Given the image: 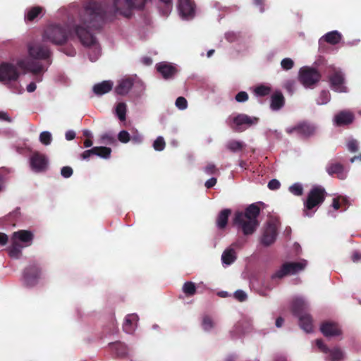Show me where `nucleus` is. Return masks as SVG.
Returning <instances> with one entry per match:
<instances>
[{
	"instance_id": "31",
	"label": "nucleus",
	"mask_w": 361,
	"mask_h": 361,
	"mask_svg": "<svg viewBox=\"0 0 361 361\" xmlns=\"http://www.w3.org/2000/svg\"><path fill=\"white\" fill-rule=\"evenodd\" d=\"M236 258L235 252L233 248L226 249L221 255L222 262L226 265H230L233 263Z\"/></svg>"
},
{
	"instance_id": "9",
	"label": "nucleus",
	"mask_w": 361,
	"mask_h": 361,
	"mask_svg": "<svg viewBox=\"0 0 361 361\" xmlns=\"http://www.w3.org/2000/svg\"><path fill=\"white\" fill-rule=\"evenodd\" d=\"M42 274V270L39 267L35 264H31L27 266L23 273L24 281L27 286H35Z\"/></svg>"
},
{
	"instance_id": "22",
	"label": "nucleus",
	"mask_w": 361,
	"mask_h": 361,
	"mask_svg": "<svg viewBox=\"0 0 361 361\" xmlns=\"http://www.w3.org/2000/svg\"><path fill=\"white\" fill-rule=\"evenodd\" d=\"M178 10L180 15L184 17H193L195 14V5L192 0H178Z\"/></svg>"
},
{
	"instance_id": "59",
	"label": "nucleus",
	"mask_w": 361,
	"mask_h": 361,
	"mask_svg": "<svg viewBox=\"0 0 361 361\" xmlns=\"http://www.w3.org/2000/svg\"><path fill=\"white\" fill-rule=\"evenodd\" d=\"M36 84L34 82H32L27 86V91L28 92H32L36 90Z\"/></svg>"
},
{
	"instance_id": "56",
	"label": "nucleus",
	"mask_w": 361,
	"mask_h": 361,
	"mask_svg": "<svg viewBox=\"0 0 361 361\" xmlns=\"http://www.w3.org/2000/svg\"><path fill=\"white\" fill-rule=\"evenodd\" d=\"M8 240V238L6 234L0 233V245H5Z\"/></svg>"
},
{
	"instance_id": "61",
	"label": "nucleus",
	"mask_w": 361,
	"mask_h": 361,
	"mask_svg": "<svg viewBox=\"0 0 361 361\" xmlns=\"http://www.w3.org/2000/svg\"><path fill=\"white\" fill-rule=\"evenodd\" d=\"M254 3H255V5L260 6V11L261 12L264 11V8L262 7V6L264 4V0H254Z\"/></svg>"
},
{
	"instance_id": "29",
	"label": "nucleus",
	"mask_w": 361,
	"mask_h": 361,
	"mask_svg": "<svg viewBox=\"0 0 361 361\" xmlns=\"http://www.w3.org/2000/svg\"><path fill=\"white\" fill-rule=\"evenodd\" d=\"M231 214V210L224 209L221 210L216 217V226L219 229H224L228 224V217Z\"/></svg>"
},
{
	"instance_id": "48",
	"label": "nucleus",
	"mask_w": 361,
	"mask_h": 361,
	"mask_svg": "<svg viewBox=\"0 0 361 361\" xmlns=\"http://www.w3.org/2000/svg\"><path fill=\"white\" fill-rule=\"evenodd\" d=\"M248 94L245 91H241L235 95V100L238 102H245L248 100Z\"/></svg>"
},
{
	"instance_id": "16",
	"label": "nucleus",
	"mask_w": 361,
	"mask_h": 361,
	"mask_svg": "<svg viewBox=\"0 0 361 361\" xmlns=\"http://www.w3.org/2000/svg\"><path fill=\"white\" fill-rule=\"evenodd\" d=\"M277 234L276 226L274 223H269L264 231L261 243L265 246L271 245L275 242Z\"/></svg>"
},
{
	"instance_id": "27",
	"label": "nucleus",
	"mask_w": 361,
	"mask_h": 361,
	"mask_svg": "<svg viewBox=\"0 0 361 361\" xmlns=\"http://www.w3.org/2000/svg\"><path fill=\"white\" fill-rule=\"evenodd\" d=\"M341 39V35L338 31H331L327 32L319 39V48L322 47L324 42L335 45L339 43Z\"/></svg>"
},
{
	"instance_id": "32",
	"label": "nucleus",
	"mask_w": 361,
	"mask_h": 361,
	"mask_svg": "<svg viewBox=\"0 0 361 361\" xmlns=\"http://www.w3.org/2000/svg\"><path fill=\"white\" fill-rule=\"evenodd\" d=\"M245 147V145L243 142L234 140L229 141L226 145L227 149L232 152L242 151Z\"/></svg>"
},
{
	"instance_id": "17",
	"label": "nucleus",
	"mask_w": 361,
	"mask_h": 361,
	"mask_svg": "<svg viewBox=\"0 0 361 361\" xmlns=\"http://www.w3.org/2000/svg\"><path fill=\"white\" fill-rule=\"evenodd\" d=\"M156 68L165 80L173 78L178 73L176 67L168 62H161L157 63Z\"/></svg>"
},
{
	"instance_id": "42",
	"label": "nucleus",
	"mask_w": 361,
	"mask_h": 361,
	"mask_svg": "<svg viewBox=\"0 0 361 361\" xmlns=\"http://www.w3.org/2000/svg\"><path fill=\"white\" fill-rule=\"evenodd\" d=\"M289 190L296 196H301L303 194V188L300 183H294L290 186Z\"/></svg>"
},
{
	"instance_id": "39",
	"label": "nucleus",
	"mask_w": 361,
	"mask_h": 361,
	"mask_svg": "<svg viewBox=\"0 0 361 361\" xmlns=\"http://www.w3.org/2000/svg\"><path fill=\"white\" fill-rule=\"evenodd\" d=\"M202 326L204 331H210L214 327V322L211 317L205 315L202 318Z\"/></svg>"
},
{
	"instance_id": "36",
	"label": "nucleus",
	"mask_w": 361,
	"mask_h": 361,
	"mask_svg": "<svg viewBox=\"0 0 361 361\" xmlns=\"http://www.w3.org/2000/svg\"><path fill=\"white\" fill-rule=\"evenodd\" d=\"M183 291L187 296H192L196 293V286L193 282L187 281L183 286Z\"/></svg>"
},
{
	"instance_id": "51",
	"label": "nucleus",
	"mask_w": 361,
	"mask_h": 361,
	"mask_svg": "<svg viewBox=\"0 0 361 361\" xmlns=\"http://www.w3.org/2000/svg\"><path fill=\"white\" fill-rule=\"evenodd\" d=\"M204 171L207 174H214L217 171L216 166L213 164H209L204 169Z\"/></svg>"
},
{
	"instance_id": "44",
	"label": "nucleus",
	"mask_w": 361,
	"mask_h": 361,
	"mask_svg": "<svg viewBox=\"0 0 361 361\" xmlns=\"http://www.w3.org/2000/svg\"><path fill=\"white\" fill-rule=\"evenodd\" d=\"M281 65L283 70L288 71L293 67L294 62L291 59L286 58L281 61Z\"/></svg>"
},
{
	"instance_id": "5",
	"label": "nucleus",
	"mask_w": 361,
	"mask_h": 361,
	"mask_svg": "<svg viewBox=\"0 0 361 361\" xmlns=\"http://www.w3.org/2000/svg\"><path fill=\"white\" fill-rule=\"evenodd\" d=\"M20 73L17 67L11 63L3 62L0 64V82L4 85L18 80Z\"/></svg>"
},
{
	"instance_id": "50",
	"label": "nucleus",
	"mask_w": 361,
	"mask_h": 361,
	"mask_svg": "<svg viewBox=\"0 0 361 361\" xmlns=\"http://www.w3.org/2000/svg\"><path fill=\"white\" fill-rule=\"evenodd\" d=\"M348 149L352 152H355L358 150V145L356 140H351L348 143Z\"/></svg>"
},
{
	"instance_id": "4",
	"label": "nucleus",
	"mask_w": 361,
	"mask_h": 361,
	"mask_svg": "<svg viewBox=\"0 0 361 361\" xmlns=\"http://www.w3.org/2000/svg\"><path fill=\"white\" fill-rule=\"evenodd\" d=\"M320 73L312 67H302L299 71V80L306 87L315 85L321 79Z\"/></svg>"
},
{
	"instance_id": "34",
	"label": "nucleus",
	"mask_w": 361,
	"mask_h": 361,
	"mask_svg": "<svg viewBox=\"0 0 361 361\" xmlns=\"http://www.w3.org/2000/svg\"><path fill=\"white\" fill-rule=\"evenodd\" d=\"M112 349L115 350L118 356L123 357L127 354L126 346L121 343L116 342L110 344Z\"/></svg>"
},
{
	"instance_id": "53",
	"label": "nucleus",
	"mask_w": 361,
	"mask_h": 361,
	"mask_svg": "<svg viewBox=\"0 0 361 361\" xmlns=\"http://www.w3.org/2000/svg\"><path fill=\"white\" fill-rule=\"evenodd\" d=\"M217 180L216 178H211L205 182V187L208 189L212 188L216 184Z\"/></svg>"
},
{
	"instance_id": "52",
	"label": "nucleus",
	"mask_w": 361,
	"mask_h": 361,
	"mask_svg": "<svg viewBox=\"0 0 361 361\" xmlns=\"http://www.w3.org/2000/svg\"><path fill=\"white\" fill-rule=\"evenodd\" d=\"M94 152H95V149H94V147L90 149L84 151L81 155L82 158L84 159H86L89 158L90 157H91L92 155H94Z\"/></svg>"
},
{
	"instance_id": "40",
	"label": "nucleus",
	"mask_w": 361,
	"mask_h": 361,
	"mask_svg": "<svg viewBox=\"0 0 361 361\" xmlns=\"http://www.w3.org/2000/svg\"><path fill=\"white\" fill-rule=\"evenodd\" d=\"M52 140L51 134L48 131H43L39 135V141L44 145H49Z\"/></svg>"
},
{
	"instance_id": "55",
	"label": "nucleus",
	"mask_w": 361,
	"mask_h": 361,
	"mask_svg": "<svg viewBox=\"0 0 361 361\" xmlns=\"http://www.w3.org/2000/svg\"><path fill=\"white\" fill-rule=\"evenodd\" d=\"M332 207L334 209L338 210L341 207L340 197H336L333 199Z\"/></svg>"
},
{
	"instance_id": "3",
	"label": "nucleus",
	"mask_w": 361,
	"mask_h": 361,
	"mask_svg": "<svg viewBox=\"0 0 361 361\" xmlns=\"http://www.w3.org/2000/svg\"><path fill=\"white\" fill-rule=\"evenodd\" d=\"M44 41H49L53 44H61L67 39L66 29L59 24H50L47 25L43 32Z\"/></svg>"
},
{
	"instance_id": "58",
	"label": "nucleus",
	"mask_w": 361,
	"mask_h": 361,
	"mask_svg": "<svg viewBox=\"0 0 361 361\" xmlns=\"http://www.w3.org/2000/svg\"><path fill=\"white\" fill-rule=\"evenodd\" d=\"M351 259L353 262H357L359 260L361 259V254L357 252H355L353 254Z\"/></svg>"
},
{
	"instance_id": "21",
	"label": "nucleus",
	"mask_w": 361,
	"mask_h": 361,
	"mask_svg": "<svg viewBox=\"0 0 361 361\" xmlns=\"http://www.w3.org/2000/svg\"><path fill=\"white\" fill-rule=\"evenodd\" d=\"M44 9L40 6H35L28 8L25 13L24 20L25 23H31L35 21L37 18L44 16Z\"/></svg>"
},
{
	"instance_id": "45",
	"label": "nucleus",
	"mask_w": 361,
	"mask_h": 361,
	"mask_svg": "<svg viewBox=\"0 0 361 361\" xmlns=\"http://www.w3.org/2000/svg\"><path fill=\"white\" fill-rule=\"evenodd\" d=\"M118 139L121 142L127 143L130 140V134L126 130H121L118 135Z\"/></svg>"
},
{
	"instance_id": "20",
	"label": "nucleus",
	"mask_w": 361,
	"mask_h": 361,
	"mask_svg": "<svg viewBox=\"0 0 361 361\" xmlns=\"http://www.w3.org/2000/svg\"><path fill=\"white\" fill-rule=\"evenodd\" d=\"M355 119V116L350 111L343 110L337 113L334 121L337 126H344L351 124Z\"/></svg>"
},
{
	"instance_id": "41",
	"label": "nucleus",
	"mask_w": 361,
	"mask_h": 361,
	"mask_svg": "<svg viewBox=\"0 0 361 361\" xmlns=\"http://www.w3.org/2000/svg\"><path fill=\"white\" fill-rule=\"evenodd\" d=\"M331 99L330 93L328 90H322L320 92L319 97L317 99L318 104H326Z\"/></svg>"
},
{
	"instance_id": "12",
	"label": "nucleus",
	"mask_w": 361,
	"mask_h": 361,
	"mask_svg": "<svg viewBox=\"0 0 361 361\" xmlns=\"http://www.w3.org/2000/svg\"><path fill=\"white\" fill-rule=\"evenodd\" d=\"M30 166L35 172H43L47 169L48 159L44 154L35 152L30 157Z\"/></svg>"
},
{
	"instance_id": "15",
	"label": "nucleus",
	"mask_w": 361,
	"mask_h": 361,
	"mask_svg": "<svg viewBox=\"0 0 361 361\" xmlns=\"http://www.w3.org/2000/svg\"><path fill=\"white\" fill-rule=\"evenodd\" d=\"M34 233L28 230H19L13 233L12 240L18 243L23 244V247H28L32 245L34 240Z\"/></svg>"
},
{
	"instance_id": "10",
	"label": "nucleus",
	"mask_w": 361,
	"mask_h": 361,
	"mask_svg": "<svg viewBox=\"0 0 361 361\" xmlns=\"http://www.w3.org/2000/svg\"><path fill=\"white\" fill-rule=\"evenodd\" d=\"M16 64L20 69L30 71L37 76L46 71L40 62L30 59L18 60Z\"/></svg>"
},
{
	"instance_id": "33",
	"label": "nucleus",
	"mask_w": 361,
	"mask_h": 361,
	"mask_svg": "<svg viewBox=\"0 0 361 361\" xmlns=\"http://www.w3.org/2000/svg\"><path fill=\"white\" fill-rule=\"evenodd\" d=\"M23 246L13 241L12 245L8 248V254L11 257L18 259L21 255V250Z\"/></svg>"
},
{
	"instance_id": "28",
	"label": "nucleus",
	"mask_w": 361,
	"mask_h": 361,
	"mask_svg": "<svg viewBox=\"0 0 361 361\" xmlns=\"http://www.w3.org/2000/svg\"><path fill=\"white\" fill-rule=\"evenodd\" d=\"M138 321V316L135 314H129L125 318V322L123 325L124 331L128 334H132L136 326Z\"/></svg>"
},
{
	"instance_id": "26",
	"label": "nucleus",
	"mask_w": 361,
	"mask_h": 361,
	"mask_svg": "<svg viewBox=\"0 0 361 361\" xmlns=\"http://www.w3.org/2000/svg\"><path fill=\"white\" fill-rule=\"evenodd\" d=\"M114 82L111 80H104L95 84L92 91L96 95H102L110 92L113 88Z\"/></svg>"
},
{
	"instance_id": "1",
	"label": "nucleus",
	"mask_w": 361,
	"mask_h": 361,
	"mask_svg": "<svg viewBox=\"0 0 361 361\" xmlns=\"http://www.w3.org/2000/svg\"><path fill=\"white\" fill-rule=\"evenodd\" d=\"M259 213L260 208L255 203L251 204L244 212L238 211L235 213L233 223L238 226L245 235L252 234L259 226L257 217Z\"/></svg>"
},
{
	"instance_id": "18",
	"label": "nucleus",
	"mask_w": 361,
	"mask_h": 361,
	"mask_svg": "<svg viewBox=\"0 0 361 361\" xmlns=\"http://www.w3.org/2000/svg\"><path fill=\"white\" fill-rule=\"evenodd\" d=\"M320 331L326 337L337 336L342 334V331L338 324L329 321L321 324Z\"/></svg>"
},
{
	"instance_id": "35",
	"label": "nucleus",
	"mask_w": 361,
	"mask_h": 361,
	"mask_svg": "<svg viewBox=\"0 0 361 361\" xmlns=\"http://www.w3.org/2000/svg\"><path fill=\"white\" fill-rule=\"evenodd\" d=\"M94 155L99 156L104 159H107L110 157L111 149L107 147H94Z\"/></svg>"
},
{
	"instance_id": "23",
	"label": "nucleus",
	"mask_w": 361,
	"mask_h": 361,
	"mask_svg": "<svg viewBox=\"0 0 361 361\" xmlns=\"http://www.w3.org/2000/svg\"><path fill=\"white\" fill-rule=\"evenodd\" d=\"M291 310L293 314L298 317L307 313L308 305L303 299L296 298L292 302Z\"/></svg>"
},
{
	"instance_id": "8",
	"label": "nucleus",
	"mask_w": 361,
	"mask_h": 361,
	"mask_svg": "<svg viewBox=\"0 0 361 361\" xmlns=\"http://www.w3.org/2000/svg\"><path fill=\"white\" fill-rule=\"evenodd\" d=\"M259 121L257 117H250L247 114H239L233 118V124L231 128L236 132H243L247 128L256 124Z\"/></svg>"
},
{
	"instance_id": "30",
	"label": "nucleus",
	"mask_w": 361,
	"mask_h": 361,
	"mask_svg": "<svg viewBox=\"0 0 361 361\" xmlns=\"http://www.w3.org/2000/svg\"><path fill=\"white\" fill-rule=\"evenodd\" d=\"M299 324L300 327L307 333L312 331V318L308 313L304 314L298 317Z\"/></svg>"
},
{
	"instance_id": "6",
	"label": "nucleus",
	"mask_w": 361,
	"mask_h": 361,
	"mask_svg": "<svg viewBox=\"0 0 361 361\" xmlns=\"http://www.w3.org/2000/svg\"><path fill=\"white\" fill-rule=\"evenodd\" d=\"M288 134L296 133L302 138H309L315 135L317 132V126L306 121H300L291 128L286 130Z\"/></svg>"
},
{
	"instance_id": "37",
	"label": "nucleus",
	"mask_w": 361,
	"mask_h": 361,
	"mask_svg": "<svg viewBox=\"0 0 361 361\" xmlns=\"http://www.w3.org/2000/svg\"><path fill=\"white\" fill-rule=\"evenodd\" d=\"M116 113L119 120L124 121L126 118V104L123 102H120L116 105Z\"/></svg>"
},
{
	"instance_id": "7",
	"label": "nucleus",
	"mask_w": 361,
	"mask_h": 361,
	"mask_svg": "<svg viewBox=\"0 0 361 361\" xmlns=\"http://www.w3.org/2000/svg\"><path fill=\"white\" fill-rule=\"evenodd\" d=\"M306 264L305 261L298 262H286L271 276V278L273 279H282L288 274H295L298 271L303 270Z\"/></svg>"
},
{
	"instance_id": "38",
	"label": "nucleus",
	"mask_w": 361,
	"mask_h": 361,
	"mask_svg": "<svg viewBox=\"0 0 361 361\" xmlns=\"http://www.w3.org/2000/svg\"><path fill=\"white\" fill-rule=\"evenodd\" d=\"M271 91L270 87L264 85H259L255 89V94L259 97L267 96L271 93Z\"/></svg>"
},
{
	"instance_id": "54",
	"label": "nucleus",
	"mask_w": 361,
	"mask_h": 361,
	"mask_svg": "<svg viewBox=\"0 0 361 361\" xmlns=\"http://www.w3.org/2000/svg\"><path fill=\"white\" fill-rule=\"evenodd\" d=\"M0 120L5 121L6 122L11 123L12 121L11 118L8 115L7 113L4 111H0Z\"/></svg>"
},
{
	"instance_id": "24",
	"label": "nucleus",
	"mask_w": 361,
	"mask_h": 361,
	"mask_svg": "<svg viewBox=\"0 0 361 361\" xmlns=\"http://www.w3.org/2000/svg\"><path fill=\"white\" fill-rule=\"evenodd\" d=\"M133 85V80L127 78L121 80L115 88V92L119 95H125L131 90Z\"/></svg>"
},
{
	"instance_id": "13",
	"label": "nucleus",
	"mask_w": 361,
	"mask_h": 361,
	"mask_svg": "<svg viewBox=\"0 0 361 361\" xmlns=\"http://www.w3.org/2000/svg\"><path fill=\"white\" fill-rule=\"evenodd\" d=\"M326 171L329 176H336L340 180L345 179L348 175V171L343 164L336 161L329 162L326 167Z\"/></svg>"
},
{
	"instance_id": "60",
	"label": "nucleus",
	"mask_w": 361,
	"mask_h": 361,
	"mask_svg": "<svg viewBox=\"0 0 361 361\" xmlns=\"http://www.w3.org/2000/svg\"><path fill=\"white\" fill-rule=\"evenodd\" d=\"M20 207H17L15 210H13L12 212L9 213V215L11 216V217H14V218H16L18 217L19 215H20Z\"/></svg>"
},
{
	"instance_id": "46",
	"label": "nucleus",
	"mask_w": 361,
	"mask_h": 361,
	"mask_svg": "<svg viewBox=\"0 0 361 361\" xmlns=\"http://www.w3.org/2000/svg\"><path fill=\"white\" fill-rule=\"evenodd\" d=\"M176 106L181 110L185 109L188 106V102L183 97H178L176 101Z\"/></svg>"
},
{
	"instance_id": "47",
	"label": "nucleus",
	"mask_w": 361,
	"mask_h": 361,
	"mask_svg": "<svg viewBox=\"0 0 361 361\" xmlns=\"http://www.w3.org/2000/svg\"><path fill=\"white\" fill-rule=\"evenodd\" d=\"M234 298L239 302H244L247 300V294L242 290H238L234 293Z\"/></svg>"
},
{
	"instance_id": "64",
	"label": "nucleus",
	"mask_w": 361,
	"mask_h": 361,
	"mask_svg": "<svg viewBox=\"0 0 361 361\" xmlns=\"http://www.w3.org/2000/svg\"><path fill=\"white\" fill-rule=\"evenodd\" d=\"M142 62L145 64V65H150L152 64V60L150 57H145L142 59Z\"/></svg>"
},
{
	"instance_id": "25",
	"label": "nucleus",
	"mask_w": 361,
	"mask_h": 361,
	"mask_svg": "<svg viewBox=\"0 0 361 361\" xmlns=\"http://www.w3.org/2000/svg\"><path fill=\"white\" fill-rule=\"evenodd\" d=\"M285 104V98L280 91H276L271 96L270 108L273 111L280 110Z\"/></svg>"
},
{
	"instance_id": "19",
	"label": "nucleus",
	"mask_w": 361,
	"mask_h": 361,
	"mask_svg": "<svg viewBox=\"0 0 361 361\" xmlns=\"http://www.w3.org/2000/svg\"><path fill=\"white\" fill-rule=\"evenodd\" d=\"M329 82L331 87L336 91L345 92L346 87L343 86L344 83V75L341 71H336L331 75H330Z\"/></svg>"
},
{
	"instance_id": "11",
	"label": "nucleus",
	"mask_w": 361,
	"mask_h": 361,
	"mask_svg": "<svg viewBox=\"0 0 361 361\" xmlns=\"http://www.w3.org/2000/svg\"><path fill=\"white\" fill-rule=\"evenodd\" d=\"M316 345L319 350L324 353H329V358L331 361H340L343 360L344 355L342 350L339 348L329 349L322 339L316 340Z\"/></svg>"
},
{
	"instance_id": "62",
	"label": "nucleus",
	"mask_w": 361,
	"mask_h": 361,
	"mask_svg": "<svg viewBox=\"0 0 361 361\" xmlns=\"http://www.w3.org/2000/svg\"><path fill=\"white\" fill-rule=\"evenodd\" d=\"M283 319L281 317H278L276 320V326L279 328L281 327L283 324Z\"/></svg>"
},
{
	"instance_id": "63",
	"label": "nucleus",
	"mask_w": 361,
	"mask_h": 361,
	"mask_svg": "<svg viewBox=\"0 0 361 361\" xmlns=\"http://www.w3.org/2000/svg\"><path fill=\"white\" fill-rule=\"evenodd\" d=\"M61 173L64 178H68V166H63L61 169Z\"/></svg>"
},
{
	"instance_id": "43",
	"label": "nucleus",
	"mask_w": 361,
	"mask_h": 361,
	"mask_svg": "<svg viewBox=\"0 0 361 361\" xmlns=\"http://www.w3.org/2000/svg\"><path fill=\"white\" fill-rule=\"evenodd\" d=\"M166 146L164 139L159 136L158 137L153 143V147L157 151H162Z\"/></svg>"
},
{
	"instance_id": "49",
	"label": "nucleus",
	"mask_w": 361,
	"mask_h": 361,
	"mask_svg": "<svg viewBox=\"0 0 361 361\" xmlns=\"http://www.w3.org/2000/svg\"><path fill=\"white\" fill-rule=\"evenodd\" d=\"M281 183L276 179H272L268 183V188L270 190H277L280 188Z\"/></svg>"
},
{
	"instance_id": "57",
	"label": "nucleus",
	"mask_w": 361,
	"mask_h": 361,
	"mask_svg": "<svg viewBox=\"0 0 361 361\" xmlns=\"http://www.w3.org/2000/svg\"><path fill=\"white\" fill-rule=\"evenodd\" d=\"M340 202H341V207L344 206L345 208V209L349 206V202L348 199L345 197L340 196Z\"/></svg>"
},
{
	"instance_id": "2",
	"label": "nucleus",
	"mask_w": 361,
	"mask_h": 361,
	"mask_svg": "<svg viewBox=\"0 0 361 361\" xmlns=\"http://www.w3.org/2000/svg\"><path fill=\"white\" fill-rule=\"evenodd\" d=\"M326 196V192L324 187L321 185L313 186L304 202V215L311 216L312 215L309 214V211L319 207L324 202Z\"/></svg>"
},
{
	"instance_id": "14",
	"label": "nucleus",
	"mask_w": 361,
	"mask_h": 361,
	"mask_svg": "<svg viewBox=\"0 0 361 361\" xmlns=\"http://www.w3.org/2000/svg\"><path fill=\"white\" fill-rule=\"evenodd\" d=\"M30 56L36 59H49L50 51L49 48L40 44H35L29 46Z\"/></svg>"
}]
</instances>
